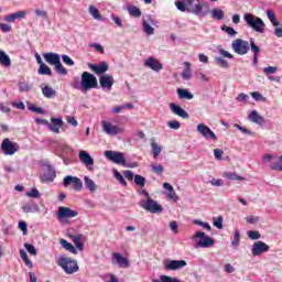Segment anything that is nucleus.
I'll use <instances>...</instances> for the list:
<instances>
[{
  "instance_id": "1",
  "label": "nucleus",
  "mask_w": 282,
  "mask_h": 282,
  "mask_svg": "<svg viewBox=\"0 0 282 282\" xmlns=\"http://www.w3.org/2000/svg\"><path fill=\"white\" fill-rule=\"evenodd\" d=\"M175 6L181 12H189L196 17H206L208 14V11H204V8L208 10V4L199 0L175 1Z\"/></svg>"
},
{
  "instance_id": "2",
  "label": "nucleus",
  "mask_w": 282,
  "mask_h": 282,
  "mask_svg": "<svg viewBox=\"0 0 282 282\" xmlns=\"http://www.w3.org/2000/svg\"><path fill=\"white\" fill-rule=\"evenodd\" d=\"M243 19L248 28H251L254 32H258L259 34L265 32V22H263L261 18L254 17L252 13H245Z\"/></svg>"
},
{
  "instance_id": "3",
  "label": "nucleus",
  "mask_w": 282,
  "mask_h": 282,
  "mask_svg": "<svg viewBox=\"0 0 282 282\" xmlns=\"http://www.w3.org/2000/svg\"><path fill=\"white\" fill-rule=\"evenodd\" d=\"M57 263L66 274H75L79 270L78 262L72 258L61 257Z\"/></svg>"
},
{
  "instance_id": "4",
  "label": "nucleus",
  "mask_w": 282,
  "mask_h": 282,
  "mask_svg": "<svg viewBox=\"0 0 282 282\" xmlns=\"http://www.w3.org/2000/svg\"><path fill=\"white\" fill-rule=\"evenodd\" d=\"M82 91H89V89H98V79L94 74L89 72H84L82 74Z\"/></svg>"
},
{
  "instance_id": "5",
  "label": "nucleus",
  "mask_w": 282,
  "mask_h": 282,
  "mask_svg": "<svg viewBox=\"0 0 282 282\" xmlns=\"http://www.w3.org/2000/svg\"><path fill=\"white\" fill-rule=\"evenodd\" d=\"M231 48L236 54H239V56H246V54L250 52V42L242 39H236L231 43Z\"/></svg>"
},
{
  "instance_id": "6",
  "label": "nucleus",
  "mask_w": 282,
  "mask_h": 282,
  "mask_svg": "<svg viewBox=\"0 0 282 282\" xmlns=\"http://www.w3.org/2000/svg\"><path fill=\"white\" fill-rule=\"evenodd\" d=\"M193 240L198 239L197 240V246L198 248H213V246H215V239L206 236V232L204 231H197L193 237Z\"/></svg>"
},
{
  "instance_id": "7",
  "label": "nucleus",
  "mask_w": 282,
  "mask_h": 282,
  "mask_svg": "<svg viewBox=\"0 0 282 282\" xmlns=\"http://www.w3.org/2000/svg\"><path fill=\"white\" fill-rule=\"evenodd\" d=\"M140 206L144 210H148V213H152V215H155L158 213H162V210H164L162 205H159V203L155 202L153 198H149L147 200H142L140 203Z\"/></svg>"
},
{
  "instance_id": "8",
  "label": "nucleus",
  "mask_w": 282,
  "mask_h": 282,
  "mask_svg": "<svg viewBox=\"0 0 282 282\" xmlns=\"http://www.w3.org/2000/svg\"><path fill=\"white\" fill-rule=\"evenodd\" d=\"M105 158H107V160H110V162H113L115 164L127 166V159H124V154L122 152L108 150L105 152Z\"/></svg>"
},
{
  "instance_id": "9",
  "label": "nucleus",
  "mask_w": 282,
  "mask_h": 282,
  "mask_svg": "<svg viewBox=\"0 0 282 282\" xmlns=\"http://www.w3.org/2000/svg\"><path fill=\"white\" fill-rule=\"evenodd\" d=\"M1 150L4 155H14L19 151V143L12 142L10 139H3L1 143Z\"/></svg>"
},
{
  "instance_id": "10",
  "label": "nucleus",
  "mask_w": 282,
  "mask_h": 282,
  "mask_svg": "<svg viewBox=\"0 0 282 282\" xmlns=\"http://www.w3.org/2000/svg\"><path fill=\"white\" fill-rule=\"evenodd\" d=\"M74 191L80 192L83 191V181L76 176L68 175L64 177V187L67 188V186H72Z\"/></svg>"
},
{
  "instance_id": "11",
  "label": "nucleus",
  "mask_w": 282,
  "mask_h": 282,
  "mask_svg": "<svg viewBox=\"0 0 282 282\" xmlns=\"http://www.w3.org/2000/svg\"><path fill=\"white\" fill-rule=\"evenodd\" d=\"M57 217L58 219H74V217H78V212L69 207L61 206L57 210Z\"/></svg>"
},
{
  "instance_id": "12",
  "label": "nucleus",
  "mask_w": 282,
  "mask_h": 282,
  "mask_svg": "<svg viewBox=\"0 0 282 282\" xmlns=\"http://www.w3.org/2000/svg\"><path fill=\"white\" fill-rule=\"evenodd\" d=\"M101 127L102 131L108 135H118L119 133H123L124 131L122 128L113 126L108 121H101Z\"/></svg>"
},
{
  "instance_id": "13",
  "label": "nucleus",
  "mask_w": 282,
  "mask_h": 282,
  "mask_svg": "<svg viewBox=\"0 0 282 282\" xmlns=\"http://www.w3.org/2000/svg\"><path fill=\"white\" fill-rule=\"evenodd\" d=\"M197 131L198 133H200V135H203V138H205L206 140H208L209 138L212 140H214L215 142H217V135L215 134V132L208 128V126L204 124V123H199L197 126Z\"/></svg>"
},
{
  "instance_id": "14",
  "label": "nucleus",
  "mask_w": 282,
  "mask_h": 282,
  "mask_svg": "<svg viewBox=\"0 0 282 282\" xmlns=\"http://www.w3.org/2000/svg\"><path fill=\"white\" fill-rule=\"evenodd\" d=\"M270 250V246H268L263 241H257L252 246V254L253 257H260V254H263V252H268Z\"/></svg>"
},
{
  "instance_id": "15",
  "label": "nucleus",
  "mask_w": 282,
  "mask_h": 282,
  "mask_svg": "<svg viewBox=\"0 0 282 282\" xmlns=\"http://www.w3.org/2000/svg\"><path fill=\"white\" fill-rule=\"evenodd\" d=\"M165 270H180L182 268H186V260H169L164 263Z\"/></svg>"
},
{
  "instance_id": "16",
  "label": "nucleus",
  "mask_w": 282,
  "mask_h": 282,
  "mask_svg": "<svg viewBox=\"0 0 282 282\" xmlns=\"http://www.w3.org/2000/svg\"><path fill=\"white\" fill-rule=\"evenodd\" d=\"M170 109H171L172 113H174L175 116H178L180 118H183L184 120H188L191 118L188 112L175 102L170 104Z\"/></svg>"
},
{
  "instance_id": "17",
  "label": "nucleus",
  "mask_w": 282,
  "mask_h": 282,
  "mask_svg": "<svg viewBox=\"0 0 282 282\" xmlns=\"http://www.w3.org/2000/svg\"><path fill=\"white\" fill-rule=\"evenodd\" d=\"M89 69H91V72H95L98 76H100V74H105V72L109 70V64L106 62H101L99 63V65L96 64H88Z\"/></svg>"
},
{
  "instance_id": "18",
  "label": "nucleus",
  "mask_w": 282,
  "mask_h": 282,
  "mask_svg": "<svg viewBox=\"0 0 282 282\" xmlns=\"http://www.w3.org/2000/svg\"><path fill=\"white\" fill-rule=\"evenodd\" d=\"M48 173H44L41 175V182L43 184H50L56 180V171L52 167V165L47 166Z\"/></svg>"
},
{
  "instance_id": "19",
  "label": "nucleus",
  "mask_w": 282,
  "mask_h": 282,
  "mask_svg": "<svg viewBox=\"0 0 282 282\" xmlns=\"http://www.w3.org/2000/svg\"><path fill=\"white\" fill-rule=\"evenodd\" d=\"M42 56L48 65H55L61 61V55L54 52L43 53Z\"/></svg>"
},
{
  "instance_id": "20",
  "label": "nucleus",
  "mask_w": 282,
  "mask_h": 282,
  "mask_svg": "<svg viewBox=\"0 0 282 282\" xmlns=\"http://www.w3.org/2000/svg\"><path fill=\"white\" fill-rule=\"evenodd\" d=\"M47 127L53 133H61V127H63V119L51 118V123L48 122Z\"/></svg>"
},
{
  "instance_id": "21",
  "label": "nucleus",
  "mask_w": 282,
  "mask_h": 282,
  "mask_svg": "<svg viewBox=\"0 0 282 282\" xmlns=\"http://www.w3.org/2000/svg\"><path fill=\"white\" fill-rule=\"evenodd\" d=\"M112 259L119 265V268H129L131 264L129 263V259L121 256L119 252L112 253Z\"/></svg>"
},
{
  "instance_id": "22",
  "label": "nucleus",
  "mask_w": 282,
  "mask_h": 282,
  "mask_svg": "<svg viewBox=\"0 0 282 282\" xmlns=\"http://www.w3.org/2000/svg\"><path fill=\"white\" fill-rule=\"evenodd\" d=\"M145 67H150V69H153V72H160L162 69V63L158 61L155 57H149L144 62Z\"/></svg>"
},
{
  "instance_id": "23",
  "label": "nucleus",
  "mask_w": 282,
  "mask_h": 282,
  "mask_svg": "<svg viewBox=\"0 0 282 282\" xmlns=\"http://www.w3.org/2000/svg\"><path fill=\"white\" fill-rule=\"evenodd\" d=\"M99 85L102 89H111L113 87V76L104 75L99 78Z\"/></svg>"
},
{
  "instance_id": "24",
  "label": "nucleus",
  "mask_w": 282,
  "mask_h": 282,
  "mask_svg": "<svg viewBox=\"0 0 282 282\" xmlns=\"http://www.w3.org/2000/svg\"><path fill=\"white\" fill-rule=\"evenodd\" d=\"M25 17H28V11H18L4 17V21H7V23H14V21L19 19H25Z\"/></svg>"
},
{
  "instance_id": "25",
  "label": "nucleus",
  "mask_w": 282,
  "mask_h": 282,
  "mask_svg": "<svg viewBox=\"0 0 282 282\" xmlns=\"http://www.w3.org/2000/svg\"><path fill=\"white\" fill-rule=\"evenodd\" d=\"M79 160L85 164V166H94V159L85 150L79 151Z\"/></svg>"
},
{
  "instance_id": "26",
  "label": "nucleus",
  "mask_w": 282,
  "mask_h": 282,
  "mask_svg": "<svg viewBox=\"0 0 282 282\" xmlns=\"http://www.w3.org/2000/svg\"><path fill=\"white\" fill-rule=\"evenodd\" d=\"M68 237L75 243L77 250L83 251V248H85V245H83V234L69 235Z\"/></svg>"
},
{
  "instance_id": "27",
  "label": "nucleus",
  "mask_w": 282,
  "mask_h": 282,
  "mask_svg": "<svg viewBox=\"0 0 282 282\" xmlns=\"http://www.w3.org/2000/svg\"><path fill=\"white\" fill-rule=\"evenodd\" d=\"M270 170L271 171H278L279 173H282V155L281 156H275L271 164H270Z\"/></svg>"
},
{
  "instance_id": "28",
  "label": "nucleus",
  "mask_w": 282,
  "mask_h": 282,
  "mask_svg": "<svg viewBox=\"0 0 282 282\" xmlns=\"http://www.w3.org/2000/svg\"><path fill=\"white\" fill-rule=\"evenodd\" d=\"M248 119L251 122H254L256 124H263V122H265V120L263 119V117H261V115H259V112H257V110H253L249 113Z\"/></svg>"
},
{
  "instance_id": "29",
  "label": "nucleus",
  "mask_w": 282,
  "mask_h": 282,
  "mask_svg": "<svg viewBox=\"0 0 282 282\" xmlns=\"http://www.w3.org/2000/svg\"><path fill=\"white\" fill-rule=\"evenodd\" d=\"M178 98L181 100H193L194 95L188 89L177 88Z\"/></svg>"
},
{
  "instance_id": "30",
  "label": "nucleus",
  "mask_w": 282,
  "mask_h": 282,
  "mask_svg": "<svg viewBox=\"0 0 282 282\" xmlns=\"http://www.w3.org/2000/svg\"><path fill=\"white\" fill-rule=\"evenodd\" d=\"M59 243L62 248H64V250H67V252H72V254H76V247H74V245L69 243L65 239H61Z\"/></svg>"
},
{
  "instance_id": "31",
  "label": "nucleus",
  "mask_w": 282,
  "mask_h": 282,
  "mask_svg": "<svg viewBox=\"0 0 282 282\" xmlns=\"http://www.w3.org/2000/svg\"><path fill=\"white\" fill-rule=\"evenodd\" d=\"M128 12L130 17H134L135 19H140V17H142V11L140 10V8L133 4L128 7Z\"/></svg>"
},
{
  "instance_id": "32",
  "label": "nucleus",
  "mask_w": 282,
  "mask_h": 282,
  "mask_svg": "<svg viewBox=\"0 0 282 282\" xmlns=\"http://www.w3.org/2000/svg\"><path fill=\"white\" fill-rule=\"evenodd\" d=\"M42 94H43L44 98H56V90H54L50 86H44L42 88Z\"/></svg>"
},
{
  "instance_id": "33",
  "label": "nucleus",
  "mask_w": 282,
  "mask_h": 282,
  "mask_svg": "<svg viewBox=\"0 0 282 282\" xmlns=\"http://www.w3.org/2000/svg\"><path fill=\"white\" fill-rule=\"evenodd\" d=\"M184 66H185V69L182 73V78H184V80H191V77L193 76V70L191 69V63L185 62Z\"/></svg>"
},
{
  "instance_id": "34",
  "label": "nucleus",
  "mask_w": 282,
  "mask_h": 282,
  "mask_svg": "<svg viewBox=\"0 0 282 282\" xmlns=\"http://www.w3.org/2000/svg\"><path fill=\"white\" fill-rule=\"evenodd\" d=\"M224 177H226L227 180H231L232 182H235V181L245 182L246 181V177L237 175V173H235V172H226L224 174Z\"/></svg>"
},
{
  "instance_id": "35",
  "label": "nucleus",
  "mask_w": 282,
  "mask_h": 282,
  "mask_svg": "<svg viewBox=\"0 0 282 282\" xmlns=\"http://www.w3.org/2000/svg\"><path fill=\"white\" fill-rule=\"evenodd\" d=\"M267 17L274 28H279V25H281V23L276 20V13H274V11L270 9L267 10Z\"/></svg>"
},
{
  "instance_id": "36",
  "label": "nucleus",
  "mask_w": 282,
  "mask_h": 282,
  "mask_svg": "<svg viewBox=\"0 0 282 282\" xmlns=\"http://www.w3.org/2000/svg\"><path fill=\"white\" fill-rule=\"evenodd\" d=\"M84 182H85V186L86 188H88V191H90L91 193H96V183L94 182V180L89 178L88 176L84 177Z\"/></svg>"
},
{
  "instance_id": "37",
  "label": "nucleus",
  "mask_w": 282,
  "mask_h": 282,
  "mask_svg": "<svg viewBox=\"0 0 282 282\" xmlns=\"http://www.w3.org/2000/svg\"><path fill=\"white\" fill-rule=\"evenodd\" d=\"M37 74H40V76H52V68H50V66L46 64H42L37 70Z\"/></svg>"
},
{
  "instance_id": "38",
  "label": "nucleus",
  "mask_w": 282,
  "mask_h": 282,
  "mask_svg": "<svg viewBox=\"0 0 282 282\" xmlns=\"http://www.w3.org/2000/svg\"><path fill=\"white\" fill-rule=\"evenodd\" d=\"M0 64H2L4 67H10L11 62H10V56L6 54V52L0 51Z\"/></svg>"
},
{
  "instance_id": "39",
  "label": "nucleus",
  "mask_w": 282,
  "mask_h": 282,
  "mask_svg": "<svg viewBox=\"0 0 282 282\" xmlns=\"http://www.w3.org/2000/svg\"><path fill=\"white\" fill-rule=\"evenodd\" d=\"M212 19H216L217 21H221L224 19V10L219 8H215L212 10Z\"/></svg>"
},
{
  "instance_id": "40",
  "label": "nucleus",
  "mask_w": 282,
  "mask_h": 282,
  "mask_svg": "<svg viewBox=\"0 0 282 282\" xmlns=\"http://www.w3.org/2000/svg\"><path fill=\"white\" fill-rule=\"evenodd\" d=\"M20 257L28 268H33L32 260L28 257V252H25V250H20Z\"/></svg>"
},
{
  "instance_id": "41",
  "label": "nucleus",
  "mask_w": 282,
  "mask_h": 282,
  "mask_svg": "<svg viewBox=\"0 0 282 282\" xmlns=\"http://www.w3.org/2000/svg\"><path fill=\"white\" fill-rule=\"evenodd\" d=\"M54 67L57 74H61L62 76H67V68L63 66V63H61V59L54 65Z\"/></svg>"
},
{
  "instance_id": "42",
  "label": "nucleus",
  "mask_w": 282,
  "mask_h": 282,
  "mask_svg": "<svg viewBox=\"0 0 282 282\" xmlns=\"http://www.w3.org/2000/svg\"><path fill=\"white\" fill-rule=\"evenodd\" d=\"M151 148L153 158L156 160V158H160V154L162 153V148L156 142H152Z\"/></svg>"
},
{
  "instance_id": "43",
  "label": "nucleus",
  "mask_w": 282,
  "mask_h": 282,
  "mask_svg": "<svg viewBox=\"0 0 282 282\" xmlns=\"http://www.w3.org/2000/svg\"><path fill=\"white\" fill-rule=\"evenodd\" d=\"M152 282H181L176 278H171L169 275H161L160 279H154Z\"/></svg>"
},
{
  "instance_id": "44",
  "label": "nucleus",
  "mask_w": 282,
  "mask_h": 282,
  "mask_svg": "<svg viewBox=\"0 0 282 282\" xmlns=\"http://www.w3.org/2000/svg\"><path fill=\"white\" fill-rule=\"evenodd\" d=\"M142 25H143V31L145 32V34H148V36H151L154 34L155 29H153V26H151L149 22L143 21Z\"/></svg>"
},
{
  "instance_id": "45",
  "label": "nucleus",
  "mask_w": 282,
  "mask_h": 282,
  "mask_svg": "<svg viewBox=\"0 0 282 282\" xmlns=\"http://www.w3.org/2000/svg\"><path fill=\"white\" fill-rule=\"evenodd\" d=\"M88 10H89V14L94 17V19H97V20L101 19L100 11H98L96 7L89 6Z\"/></svg>"
},
{
  "instance_id": "46",
  "label": "nucleus",
  "mask_w": 282,
  "mask_h": 282,
  "mask_svg": "<svg viewBox=\"0 0 282 282\" xmlns=\"http://www.w3.org/2000/svg\"><path fill=\"white\" fill-rule=\"evenodd\" d=\"M249 47L251 48L253 55H259L261 53V47H259L253 40L250 41Z\"/></svg>"
},
{
  "instance_id": "47",
  "label": "nucleus",
  "mask_w": 282,
  "mask_h": 282,
  "mask_svg": "<svg viewBox=\"0 0 282 282\" xmlns=\"http://www.w3.org/2000/svg\"><path fill=\"white\" fill-rule=\"evenodd\" d=\"M215 63L225 69H228L229 67L228 61L224 59V57H215Z\"/></svg>"
},
{
  "instance_id": "48",
  "label": "nucleus",
  "mask_w": 282,
  "mask_h": 282,
  "mask_svg": "<svg viewBox=\"0 0 282 282\" xmlns=\"http://www.w3.org/2000/svg\"><path fill=\"white\" fill-rule=\"evenodd\" d=\"M221 30H223V32H226V34H228L229 36H236L237 35V31L235 29H232V26L223 25Z\"/></svg>"
},
{
  "instance_id": "49",
  "label": "nucleus",
  "mask_w": 282,
  "mask_h": 282,
  "mask_svg": "<svg viewBox=\"0 0 282 282\" xmlns=\"http://www.w3.org/2000/svg\"><path fill=\"white\" fill-rule=\"evenodd\" d=\"M214 226L218 228V230H224V217L219 216L214 219Z\"/></svg>"
},
{
  "instance_id": "50",
  "label": "nucleus",
  "mask_w": 282,
  "mask_h": 282,
  "mask_svg": "<svg viewBox=\"0 0 282 282\" xmlns=\"http://www.w3.org/2000/svg\"><path fill=\"white\" fill-rule=\"evenodd\" d=\"M134 184H137V186H144V184H147V178H144L142 175L137 174L134 176Z\"/></svg>"
},
{
  "instance_id": "51",
  "label": "nucleus",
  "mask_w": 282,
  "mask_h": 282,
  "mask_svg": "<svg viewBox=\"0 0 282 282\" xmlns=\"http://www.w3.org/2000/svg\"><path fill=\"white\" fill-rule=\"evenodd\" d=\"M234 127L238 129V131H241V133H245V135H252V131L248 130V128L240 126L239 123H235Z\"/></svg>"
},
{
  "instance_id": "52",
  "label": "nucleus",
  "mask_w": 282,
  "mask_h": 282,
  "mask_svg": "<svg viewBox=\"0 0 282 282\" xmlns=\"http://www.w3.org/2000/svg\"><path fill=\"white\" fill-rule=\"evenodd\" d=\"M22 210H23V213H32V212L36 210V205L28 203L24 206H22Z\"/></svg>"
},
{
  "instance_id": "53",
  "label": "nucleus",
  "mask_w": 282,
  "mask_h": 282,
  "mask_svg": "<svg viewBox=\"0 0 282 282\" xmlns=\"http://www.w3.org/2000/svg\"><path fill=\"white\" fill-rule=\"evenodd\" d=\"M152 171L153 173H155L156 175H162L164 173V166L160 165V164H153L152 165Z\"/></svg>"
},
{
  "instance_id": "54",
  "label": "nucleus",
  "mask_w": 282,
  "mask_h": 282,
  "mask_svg": "<svg viewBox=\"0 0 282 282\" xmlns=\"http://www.w3.org/2000/svg\"><path fill=\"white\" fill-rule=\"evenodd\" d=\"M24 248L29 252V254L36 257V248L34 247V245L24 243Z\"/></svg>"
},
{
  "instance_id": "55",
  "label": "nucleus",
  "mask_w": 282,
  "mask_h": 282,
  "mask_svg": "<svg viewBox=\"0 0 282 282\" xmlns=\"http://www.w3.org/2000/svg\"><path fill=\"white\" fill-rule=\"evenodd\" d=\"M247 235L249 239H252L253 241H257V239H261V234H259V231L251 230L248 231Z\"/></svg>"
},
{
  "instance_id": "56",
  "label": "nucleus",
  "mask_w": 282,
  "mask_h": 282,
  "mask_svg": "<svg viewBox=\"0 0 282 282\" xmlns=\"http://www.w3.org/2000/svg\"><path fill=\"white\" fill-rule=\"evenodd\" d=\"M115 177L116 180H118V182H120L122 186H127V181L124 180V176H122V174H120L118 170L115 171Z\"/></svg>"
},
{
  "instance_id": "57",
  "label": "nucleus",
  "mask_w": 282,
  "mask_h": 282,
  "mask_svg": "<svg viewBox=\"0 0 282 282\" xmlns=\"http://www.w3.org/2000/svg\"><path fill=\"white\" fill-rule=\"evenodd\" d=\"M239 241H241V234L239 232V230H236L234 234V240L231 242L232 246H239Z\"/></svg>"
},
{
  "instance_id": "58",
  "label": "nucleus",
  "mask_w": 282,
  "mask_h": 282,
  "mask_svg": "<svg viewBox=\"0 0 282 282\" xmlns=\"http://www.w3.org/2000/svg\"><path fill=\"white\" fill-rule=\"evenodd\" d=\"M167 127H170V129H174V131H177V129L182 127V123H180L177 120H173L167 123Z\"/></svg>"
},
{
  "instance_id": "59",
  "label": "nucleus",
  "mask_w": 282,
  "mask_h": 282,
  "mask_svg": "<svg viewBox=\"0 0 282 282\" xmlns=\"http://www.w3.org/2000/svg\"><path fill=\"white\" fill-rule=\"evenodd\" d=\"M62 61L65 65L72 67L74 65V59H72L68 55H62Z\"/></svg>"
},
{
  "instance_id": "60",
  "label": "nucleus",
  "mask_w": 282,
  "mask_h": 282,
  "mask_svg": "<svg viewBox=\"0 0 282 282\" xmlns=\"http://www.w3.org/2000/svg\"><path fill=\"white\" fill-rule=\"evenodd\" d=\"M26 195L28 197H34L35 199L41 197V193H39V189L36 188H32L31 192L26 193Z\"/></svg>"
},
{
  "instance_id": "61",
  "label": "nucleus",
  "mask_w": 282,
  "mask_h": 282,
  "mask_svg": "<svg viewBox=\"0 0 282 282\" xmlns=\"http://www.w3.org/2000/svg\"><path fill=\"white\" fill-rule=\"evenodd\" d=\"M263 73L269 76V74H276V67L275 66H268L263 68Z\"/></svg>"
},
{
  "instance_id": "62",
  "label": "nucleus",
  "mask_w": 282,
  "mask_h": 282,
  "mask_svg": "<svg viewBox=\"0 0 282 282\" xmlns=\"http://www.w3.org/2000/svg\"><path fill=\"white\" fill-rule=\"evenodd\" d=\"M170 228L172 230V232H174L175 235H177V232H180V225H177V221H171L170 223Z\"/></svg>"
},
{
  "instance_id": "63",
  "label": "nucleus",
  "mask_w": 282,
  "mask_h": 282,
  "mask_svg": "<svg viewBox=\"0 0 282 282\" xmlns=\"http://www.w3.org/2000/svg\"><path fill=\"white\" fill-rule=\"evenodd\" d=\"M259 216H249L246 218L247 224H259Z\"/></svg>"
},
{
  "instance_id": "64",
  "label": "nucleus",
  "mask_w": 282,
  "mask_h": 282,
  "mask_svg": "<svg viewBox=\"0 0 282 282\" xmlns=\"http://www.w3.org/2000/svg\"><path fill=\"white\" fill-rule=\"evenodd\" d=\"M223 155H224V150H221V149L214 150V158L216 160H223V158H221Z\"/></svg>"
}]
</instances>
